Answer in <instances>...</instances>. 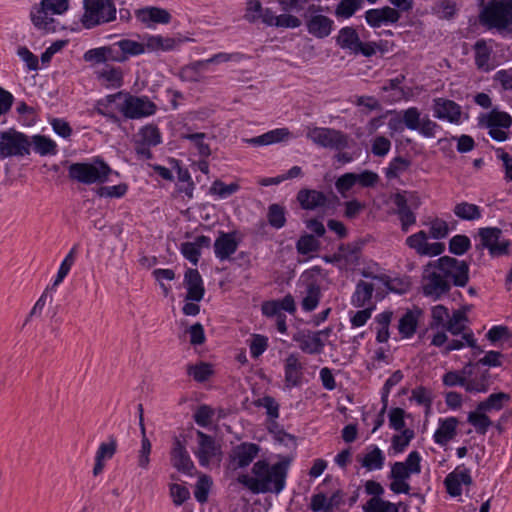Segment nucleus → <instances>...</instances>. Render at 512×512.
<instances>
[{
    "instance_id": "1",
    "label": "nucleus",
    "mask_w": 512,
    "mask_h": 512,
    "mask_svg": "<svg viewBox=\"0 0 512 512\" xmlns=\"http://www.w3.org/2000/svg\"><path fill=\"white\" fill-rule=\"evenodd\" d=\"M279 461L270 464L266 459L256 461L251 469L253 476L240 474L237 482L253 494H280L286 486V480L293 456L278 455Z\"/></svg>"
},
{
    "instance_id": "2",
    "label": "nucleus",
    "mask_w": 512,
    "mask_h": 512,
    "mask_svg": "<svg viewBox=\"0 0 512 512\" xmlns=\"http://www.w3.org/2000/svg\"><path fill=\"white\" fill-rule=\"evenodd\" d=\"M68 178L84 185L104 184L109 180L112 168L101 157L92 158L90 162L71 163L68 168Z\"/></svg>"
},
{
    "instance_id": "3",
    "label": "nucleus",
    "mask_w": 512,
    "mask_h": 512,
    "mask_svg": "<svg viewBox=\"0 0 512 512\" xmlns=\"http://www.w3.org/2000/svg\"><path fill=\"white\" fill-rule=\"evenodd\" d=\"M487 29L505 30L512 25V0H489L479 14Z\"/></svg>"
},
{
    "instance_id": "4",
    "label": "nucleus",
    "mask_w": 512,
    "mask_h": 512,
    "mask_svg": "<svg viewBox=\"0 0 512 512\" xmlns=\"http://www.w3.org/2000/svg\"><path fill=\"white\" fill-rule=\"evenodd\" d=\"M81 23L84 28L92 29L110 23L116 19L114 0H83Z\"/></svg>"
},
{
    "instance_id": "5",
    "label": "nucleus",
    "mask_w": 512,
    "mask_h": 512,
    "mask_svg": "<svg viewBox=\"0 0 512 512\" xmlns=\"http://www.w3.org/2000/svg\"><path fill=\"white\" fill-rule=\"evenodd\" d=\"M478 126L488 129V135L497 142H504L509 138V129L512 126V117L506 111L497 107L489 112L480 113L477 117Z\"/></svg>"
},
{
    "instance_id": "6",
    "label": "nucleus",
    "mask_w": 512,
    "mask_h": 512,
    "mask_svg": "<svg viewBox=\"0 0 512 512\" xmlns=\"http://www.w3.org/2000/svg\"><path fill=\"white\" fill-rule=\"evenodd\" d=\"M449 285L442 269L435 261L429 262L423 270L422 292L425 296L434 300H439L442 296L449 293Z\"/></svg>"
},
{
    "instance_id": "7",
    "label": "nucleus",
    "mask_w": 512,
    "mask_h": 512,
    "mask_svg": "<svg viewBox=\"0 0 512 512\" xmlns=\"http://www.w3.org/2000/svg\"><path fill=\"white\" fill-rule=\"evenodd\" d=\"M479 242L475 249L481 254L484 249L489 251L492 257H499L509 254L510 240L503 237V231L498 227H482L478 229Z\"/></svg>"
},
{
    "instance_id": "8",
    "label": "nucleus",
    "mask_w": 512,
    "mask_h": 512,
    "mask_svg": "<svg viewBox=\"0 0 512 512\" xmlns=\"http://www.w3.org/2000/svg\"><path fill=\"white\" fill-rule=\"evenodd\" d=\"M30 151L31 141L28 135L14 128L0 132V159L24 157Z\"/></svg>"
},
{
    "instance_id": "9",
    "label": "nucleus",
    "mask_w": 512,
    "mask_h": 512,
    "mask_svg": "<svg viewBox=\"0 0 512 512\" xmlns=\"http://www.w3.org/2000/svg\"><path fill=\"white\" fill-rule=\"evenodd\" d=\"M306 137L315 145L326 149L341 151L349 147V136L334 128L307 127Z\"/></svg>"
},
{
    "instance_id": "10",
    "label": "nucleus",
    "mask_w": 512,
    "mask_h": 512,
    "mask_svg": "<svg viewBox=\"0 0 512 512\" xmlns=\"http://www.w3.org/2000/svg\"><path fill=\"white\" fill-rule=\"evenodd\" d=\"M335 40L341 49L349 51L350 54L371 57L376 53L377 44L362 42L356 29L351 26L341 28Z\"/></svg>"
},
{
    "instance_id": "11",
    "label": "nucleus",
    "mask_w": 512,
    "mask_h": 512,
    "mask_svg": "<svg viewBox=\"0 0 512 512\" xmlns=\"http://www.w3.org/2000/svg\"><path fill=\"white\" fill-rule=\"evenodd\" d=\"M260 451L261 447L253 442H241L233 446L226 459L225 472L234 473L239 469L248 467Z\"/></svg>"
},
{
    "instance_id": "12",
    "label": "nucleus",
    "mask_w": 512,
    "mask_h": 512,
    "mask_svg": "<svg viewBox=\"0 0 512 512\" xmlns=\"http://www.w3.org/2000/svg\"><path fill=\"white\" fill-rule=\"evenodd\" d=\"M119 106V111L126 119H141L154 115L157 112V105L148 96H136L129 93Z\"/></svg>"
},
{
    "instance_id": "13",
    "label": "nucleus",
    "mask_w": 512,
    "mask_h": 512,
    "mask_svg": "<svg viewBox=\"0 0 512 512\" xmlns=\"http://www.w3.org/2000/svg\"><path fill=\"white\" fill-rule=\"evenodd\" d=\"M435 263L439 264L451 287H465L469 282V265L466 261L442 256Z\"/></svg>"
},
{
    "instance_id": "14",
    "label": "nucleus",
    "mask_w": 512,
    "mask_h": 512,
    "mask_svg": "<svg viewBox=\"0 0 512 512\" xmlns=\"http://www.w3.org/2000/svg\"><path fill=\"white\" fill-rule=\"evenodd\" d=\"M322 10V6L312 4L308 8V14L305 15L306 29L317 39L328 37L334 30L333 19L321 14Z\"/></svg>"
},
{
    "instance_id": "15",
    "label": "nucleus",
    "mask_w": 512,
    "mask_h": 512,
    "mask_svg": "<svg viewBox=\"0 0 512 512\" xmlns=\"http://www.w3.org/2000/svg\"><path fill=\"white\" fill-rule=\"evenodd\" d=\"M297 201L303 210L314 211L318 208H334L339 202L338 197L331 193L330 196L322 191L303 188L297 193Z\"/></svg>"
},
{
    "instance_id": "16",
    "label": "nucleus",
    "mask_w": 512,
    "mask_h": 512,
    "mask_svg": "<svg viewBox=\"0 0 512 512\" xmlns=\"http://www.w3.org/2000/svg\"><path fill=\"white\" fill-rule=\"evenodd\" d=\"M432 110L435 118L456 125L469 118L467 113L462 112V107L458 103L447 98H434Z\"/></svg>"
},
{
    "instance_id": "17",
    "label": "nucleus",
    "mask_w": 512,
    "mask_h": 512,
    "mask_svg": "<svg viewBox=\"0 0 512 512\" xmlns=\"http://www.w3.org/2000/svg\"><path fill=\"white\" fill-rule=\"evenodd\" d=\"M170 462L171 465L180 473L191 477L198 474L194 462L187 451L186 442L177 436L173 438L170 450Z\"/></svg>"
},
{
    "instance_id": "18",
    "label": "nucleus",
    "mask_w": 512,
    "mask_h": 512,
    "mask_svg": "<svg viewBox=\"0 0 512 512\" xmlns=\"http://www.w3.org/2000/svg\"><path fill=\"white\" fill-rule=\"evenodd\" d=\"M196 435L198 438V449L194 454L197 457L200 466L209 467L211 460L215 457L220 461L222 457V448L221 445L216 442L215 438L200 430L197 431Z\"/></svg>"
},
{
    "instance_id": "19",
    "label": "nucleus",
    "mask_w": 512,
    "mask_h": 512,
    "mask_svg": "<svg viewBox=\"0 0 512 512\" xmlns=\"http://www.w3.org/2000/svg\"><path fill=\"white\" fill-rule=\"evenodd\" d=\"M428 234L421 230L417 233H414L406 238V245L415 250V252L420 256H438L441 255L445 250L444 243L434 242L429 243L427 241Z\"/></svg>"
},
{
    "instance_id": "20",
    "label": "nucleus",
    "mask_w": 512,
    "mask_h": 512,
    "mask_svg": "<svg viewBox=\"0 0 512 512\" xmlns=\"http://www.w3.org/2000/svg\"><path fill=\"white\" fill-rule=\"evenodd\" d=\"M183 284L187 290L185 300L200 302L205 294L203 279L195 268H188L184 273Z\"/></svg>"
},
{
    "instance_id": "21",
    "label": "nucleus",
    "mask_w": 512,
    "mask_h": 512,
    "mask_svg": "<svg viewBox=\"0 0 512 512\" xmlns=\"http://www.w3.org/2000/svg\"><path fill=\"white\" fill-rule=\"evenodd\" d=\"M400 18L401 14L399 11L390 6L370 9L365 13L366 22L373 28H379L384 24L397 23Z\"/></svg>"
},
{
    "instance_id": "22",
    "label": "nucleus",
    "mask_w": 512,
    "mask_h": 512,
    "mask_svg": "<svg viewBox=\"0 0 512 512\" xmlns=\"http://www.w3.org/2000/svg\"><path fill=\"white\" fill-rule=\"evenodd\" d=\"M236 232H223L214 242V253L220 261L228 260L237 251L239 242L236 240Z\"/></svg>"
},
{
    "instance_id": "23",
    "label": "nucleus",
    "mask_w": 512,
    "mask_h": 512,
    "mask_svg": "<svg viewBox=\"0 0 512 512\" xmlns=\"http://www.w3.org/2000/svg\"><path fill=\"white\" fill-rule=\"evenodd\" d=\"M303 290L300 291L301 308L304 312L314 311L320 303L322 291L316 280L302 281Z\"/></svg>"
},
{
    "instance_id": "24",
    "label": "nucleus",
    "mask_w": 512,
    "mask_h": 512,
    "mask_svg": "<svg viewBox=\"0 0 512 512\" xmlns=\"http://www.w3.org/2000/svg\"><path fill=\"white\" fill-rule=\"evenodd\" d=\"M445 343H447L446 350L448 351L460 350L465 347H470L473 349L477 348L476 340L474 339L473 334H462L460 338H453L451 340H448L444 332H438L433 336L431 341V344L436 347H441Z\"/></svg>"
},
{
    "instance_id": "25",
    "label": "nucleus",
    "mask_w": 512,
    "mask_h": 512,
    "mask_svg": "<svg viewBox=\"0 0 512 512\" xmlns=\"http://www.w3.org/2000/svg\"><path fill=\"white\" fill-rule=\"evenodd\" d=\"M438 424L439 426L434 432L433 440L436 444L445 446L456 437L459 420L454 416L439 418Z\"/></svg>"
},
{
    "instance_id": "26",
    "label": "nucleus",
    "mask_w": 512,
    "mask_h": 512,
    "mask_svg": "<svg viewBox=\"0 0 512 512\" xmlns=\"http://www.w3.org/2000/svg\"><path fill=\"white\" fill-rule=\"evenodd\" d=\"M392 201L396 206L395 213L401 223V229L403 232H407L409 228L416 223V215L408 206V201L404 193H395L392 196Z\"/></svg>"
},
{
    "instance_id": "27",
    "label": "nucleus",
    "mask_w": 512,
    "mask_h": 512,
    "mask_svg": "<svg viewBox=\"0 0 512 512\" xmlns=\"http://www.w3.org/2000/svg\"><path fill=\"white\" fill-rule=\"evenodd\" d=\"M51 12L46 10L40 3L35 5L30 12V17L33 25L46 33L56 31V21L51 17Z\"/></svg>"
},
{
    "instance_id": "28",
    "label": "nucleus",
    "mask_w": 512,
    "mask_h": 512,
    "mask_svg": "<svg viewBox=\"0 0 512 512\" xmlns=\"http://www.w3.org/2000/svg\"><path fill=\"white\" fill-rule=\"evenodd\" d=\"M422 311L419 308L408 309L398 321V332L401 338L412 337L417 329Z\"/></svg>"
},
{
    "instance_id": "29",
    "label": "nucleus",
    "mask_w": 512,
    "mask_h": 512,
    "mask_svg": "<svg viewBox=\"0 0 512 512\" xmlns=\"http://www.w3.org/2000/svg\"><path fill=\"white\" fill-rule=\"evenodd\" d=\"M136 17L145 24L160 23L168 24L171 21L170 13L159 7H146L136 11Z\"/></svg>"
},
{
    "instance_id": "30",
    "label": "nucleus",
    "mask_w": 512,
    "mask_h": 512,
    "mask_svg": "<svg viewBox=\"0 0 512 512\" xmlns=\"http://www.w3.org/2000/svg\"><path fill=\"white\" fill-rule=\"evenodd\" d=\"M369 451L363 457L357 456V460L361 466L367 471L380 470L385 463V455L377 445H370L367 448Z\"/></svg>"
},
{
    "instance_id": "31",
    "label": "nucleus",
    "mask_w": 512,
    "mask_h": 512,
    "mask_svg": "<svg viewBox=\"0 0 512 512\" xmlns=\"http://www.w3.org/2000/svg\"><path fill=\"white\" fill-rule=\"evenodd\" d=\"M487 339L497 348H512V331L503 325L493 326L486 334Z\"/></svg>"
},
{
    "instance_id": "32",
    "label": "nucleus",
    "mask_w": 512,
    "mask_h": 512,
    "mask_svg": "<svg viewBox=\"0 0 512 512\" xmlns=\"http://www.w3.org/2000/svg\"><path fill=\"white\" fill-rule=\"evenodd\" d=\"M474 61L478 70L488 72L492 69L490 59L492 54V47L489 46L484 39H479L475 42L474 46Z\"/></svg>"
},
{
    "instance_id": "33",
    "label": "nucleus",
    "mask_w": 512,
    "mask_h": 512,
    "mask_svg": "<svg viewBox=\"0 0 512 512\" xmlns=\"http://www.w3.org/2000/svg\"><path fill=\"white\" fill-rule=\"evenodd\" d=\"M302 365L295 357V354H289L285 363V383L287 387H297L302 381Z\"/></svg>"
},
{
    "instance_id": "34",
    "label": "nucleus",
    "mask_w": 512,
    "mask_h": 512,
    "mask_svg": "<svg viewBox=\"0 0 512 512\" xmlns=\"http://www.w3.org/2000/svg\"><path fill=\"white\" fill-rule=\"evenodd\" d=\"M468 306L454 310L452 316L449 315L444 328L452 333L456 338H460L465 329V322L467 321Z\"/></svg>"
},
{
    "instance_id": "35",
    "label": "nucleus",
    "mask_w": 512,
    "mask_h": 512,
    "mask_svg": "<svg viewBox=\"0 0 512 512\" xmlns=\"http://www.w3.org/2000/svg\"><path fill=\"white\" fill-rule=\"evenodd\" d=\"M291 133L288 128H276L260 136L251 138L249 143L257 146L271 145L289 139Z\"/></svg>"
},
{
    "instance_id": "36",
    "label": "nucleus",
    "mask_w": 512,
    "mask_h": 512,
    "mask_svg": "<svg viewBox=\"0 0 512 512\" xmlns=\"http://www.w3.org/2000/svg\"><path fill=\"white\" fill-rule=\"evenodd\" d=\"M186 373L198 383L208 381L214 374V366L211 363L199 361L195 364H188Z\"/></svg>"
},
{
    "instance_id": "37",
    "label": "nucleus",
    "mask_w": 512,
    "mask_h": 512,
    "mask_svg": "<svg viewBox=\"0 0 512 512\" xmlns=\"http://www.w3.org/2000/svg\"><path fill=\"white\" fill-rule=\"evenodd\" d=\"M399 507H403L404 512L408 510V505L403 502L395 504L382 498H371L363 506V510L364 512H399Z\"/></svg>"
},
{
    "instance_id": "38",
    "label": "nucleus",
    "mask_w": 512,
    "mask_h": 512,
    "mask_svg": "<svg viewBox=\"0 0 512 512\" xmlns=\"http://www.w3.org/2000/svg\"><path fill=\"white\" fill-rule=\"evenodd\" d=\"M421 112L417 107H409L406 110L402 111V119L401 120H393L389 121L390 128L398 130V125L403 123L410 130H417L421 121Z\"/></svg>"
},
{
    "instance_id": "39",
    "label": "nucleus",
    "mask_w": 512,
    "mask_h": 512,
    "mask_svg": "<svg viewBox=\"0 0 512 512\" xmlns=\"http://www.w3.org/2000/svg\"><path fill=\"white\" fill-rule=\"evenodd\" d=\"M486 413L484 410H479L477 405L476 409L469 412L467 416V422L475 428L479 435H485L489 427L493 425L492 420Z\"/></svg>"
},
{
    "instance_id": "40",
    "label": "nucleus",
    "mask_w": 512,
    "mask_h": 512,
    "mask_svg": "<svg viewBox=\"0 0 512 512\" xmlns=\"http://www.w3.org/2000/svg\"><path fill=\"white\" fill-rule=\"evenodd\" d=\"M373 292V284L360 280L351 297V304L356 308L364 307L371 300Z\"/></svg>"
},
{
    "instance_id": "41",
    "label": "nucleus",
    "mask_w": 512,
    "mask_h": 512,
    "mask_svg": "<svg viewBox=\"0 0 512 512\" xmlns=\"http://www.w3.org/2000/svg\"><path fill=\"white\" fill-rule=\"evenodd\" d=\"M205 68L206 65L203 60L194 61L180 69L179 78L184 82H200L203 79L201 72Z\"/></svg>"
},
{
    "instance_id": "42",
    "label": "nucleus",
    "mask_w": 512,
    "mask_h": 512,
    "mask_svg": "<svg viewBox=\"0 0 512 512\" xmlns=\"http://www.w3.org/2000/svg\"><path fill=\"white\" fill-rule=\"evenodd\" d=\"M393 316L391 311H383L374 318V329L376 331V340L379 343L387 342L389 338V325Z\"/></svg>"
},
{
    "instance_id": "43",
    "label": "nucleus",
    "mask_w": 512,
    "mask_h": 512,
    "mask_svg": "<svg viewBox=\"0 0 512 512\" xmlns=\"http://www.w3.org/2000/svg\"><path fill=\"white\" fill-rule=\"evenodd\" d=\"M30 141L34 151L41 156L56 155L58 152L56 142L45 135H34Z\"/></svg>"
},
{
    "instance_id": "44",
    "label": "nucleus",
    "mask_w": 512,
    "mask_h": 512,
    "mask_svg": "<svg viewBox=\"0 0 512 512\" xmlns=\"http://www.w3.org/2000/svg\"><path fill=\"white\" fill-rule=\"evenodd\" d=\"M511 397L505 392H497L490 394L484 401L479 402V410L486 412L500 411L504 407V403L510 401Z\"/></svg>"
},
{
    "instance_id": "45",
    "label": "nucleus",
    "mask_w": 512,
    "mask_h": 512,
    "mask_svg": "<svg viewBox=\"0 0 512 512\" xmlns=\"http://www.w3.org/2000/svg\"><path fill=\"white\" fill-rule=\"evenodd\" d=\"M454 214L461 220L474 221L481 218L482 213L478 205L461 202L455 205L453 209Z\"/></svg>"
},
{
    "instance_id": "46",
    "label": "nucleus",
    "mask_w": 512,
    "mask_h": 512,
    "mask_svg": "<svg viewBox=\"0 0 512 512\" xmlns=\"http://www.w3.org/2000/svg\"><path fill=\"white\" fill-rule=\"evenodd\" d=\"M267 220L270 226L275 229H281L286 224V209L284 206L273 203L269 205Z\"/></svg>"
},
{
    "instance_id": "47",
    "label": "nucleus",
    "mask_w": 512,
    "mask_h": 512,
    "mask_svg": "<svg viewBox=\"0 0 512 512\" xmlns=\"http://www.w3.org/2000/svg\"><path fill=\"white\" fill-rule=\"evenodd\" d=\"M321 243L312 234H304L296 242V250L298 254L309 255L320 250Z\"/></svg>"
},
{
    "instance_id": "48",
    "label": "nucleus",
    "mask_w": 512,
    "mask_h": 512,
    "mask_svg": "<svg viewBox=\"0 0 512 512\" xmlns=\"http://www.w3.org/2000/svg\"><path fill=\"white\" fill-rule=\"evenodd\" d=\"M121 96H123V92L120 91L115 94L107 95L104 99L98 100L96 107H95V112L101 116L106 117L107 119H109L113 122H118L119 121L118 116L116 114L110 112L108 110V107L112 103H114L117 98H120Z\"/></svg>"
},
{
    "instance_id": "49",
    "label": "nucleus",
    "mask_w": 512,
    "mask_h": 512,
    "mask_svg": "<svg viewBox=\"0 0 512 512\" xmlns=\"http://www.w3.org/2000/svg\"><path fill=\"white\" fill-rule=\"evenodd\" d=\"M199 478L196 482L194 489V497L195 499L203 504L206 503L209 496L210 488L213 484L212 478L209 475L199 473Z\"/></svg>"
},
{
    "instance_id": "50",
    "label": "nucleus",
    "mask_w": 512,
    "mask_h": 512,
    "mask_svg": "<svg viewBox=\"0 0 512 512\" xmlns=\"http://www.w3.org/2000/svg\"><path fill=\"white\" fill-rule=\"evenodd\" d=\"M77 252H78L77 245H74L71 248V250L69 251V253L66 255V257L64 258L62 263L60 264L58 273H57L56 278L52 285L53 288L58 286L60 283H62L63 280L65 279V277L68 275L71 267L75 263Z\"/></svg>"
},
{
    "instance_id": "51",
    "label": "nucleus",
    "mask_w": 512,
    "mask_h": 512,
    "mask_svg": "<svg viewBox=\"0 0 512 512\" xmlns=\"http://www.w3.org/2000/svg\"><path fill=\"white\" fill-rule=\"evenodd\" d=\"M98 78L103 79L113 87H120L123 83V71L120 67L105 66L98 72Z\"/></svg>"
},
{
    "instance_id": "52",
    "label": "nucleus",
    "mask_w": 512,
    "mask_h": 512,
    "mask_svg": "<svg viewBox=\"0 0 512 512\" xmlns=\"http://www.w3.org/2000/svg\"><path fill=\"white\" fill-rule=\"evenodd\" d=\"M363 0H341L335 8V16L341 19L352 17L362 6Z\"/></svg>"
},
{
    "instance_id": "53",
    "label": "nucleus",
    "mask_w": 512,
    "mask_h": 512,
    "mask_svg": "<svg viewBox=\"0 0 512 512\" xmlns=\"http://www.w3.org/2000/svg\"><path fill=\"white\" fill-rule=\"evenodd\" d=\"M239 189L240 185L237 182L225 184L223 181L217 179L209 188V194L216 195L221 199H225L239 191Z\"/></svg>"
},
{
    "instance_id": "54",
    "label": "nucleus",
    "mask_w": 512,
    "mask_h": 512,
    "mask_svg": "<svg viewBox=\"0 0 512 512\" xmlns=\"http://www.w3.org/2000/svg\"><path fill=\"white\" fill-rule=\"evenodd\" d=\"M140 142L148 146H157L162 142L161 132L156 125L149 124L142 127L139 131Z\"/></svg>"
},
{
    "instance_id": "55",
    "label": "nucleus",
    "mask_w": 512,
    "mask_h": 512,
    "mask_svg": "<svg viewBox=\"0 0 512 512\" xmlns=\"http://www.w3.org/2000/svg\"><path fill=\"white\" fill-rule=\"evenodd\" d=\"M411 415L408 414L403 408L400 407H394L391 408L388 413L389 418V427L391 429H394L395 431L402 432L406 428L405 418L410 417Z\"/></svg>"
},
{
    "instance_id": "56",
    "label": "nucleus",
    "mask_w": 512,
    "mask_h": 512,
    "mask_svg": "<svg viewBox=\"0 0 512 512\" xmlns=\"http://www.w3.org/2000/svg\"><path fill=\"white\" fill-rule=\"evenodd\" d=\"M415 437L413 429H404L400 434H395L391 439V446L396 453L403 452Z\"/></svg>"
},
{
    "instance_id": "57",
    "label": "nucleus",
    "mask_w": 512,
    "mask_h": 512,
    "mask_svg": "<svg viewBox=\"0 0 512 512\" xmlns=\"http://www.w3.org/2000/svg\"><path fill=\"white\" fill-rule=\"evenodd\" d=\"M470 247L471 241L466 235H455L449 241V251L454 255H464Z\"/></svg>"
},
{
    "instance_id": "58",
    "label": "nucleus",
    "mask_w": 512,
    "mask_h": 512,
    "mask_svg": "<svg viewBox=\"0 0 512 512\" xmlns=\"http://www.w3.org/2000/svg\"><path fill=\"white\" fill-rule=\"evenodd\" d=\"M411 162L401 156L395 157L386 168L385 175L388 179L398 178L401 173L410 167Z\"/></svg>"
},
{
    "instance_id": "59",
    "label": "nucleus",
    "mask_w": 512,
    "mask_h": 512,
    "mask_svg": "<svg viewBox=\"0 0 512 512\" xmlns=\"http://www.w3.org/2000/svg\"><path fill=\"white\" fill-rule=\"evenodd\" d=\"M255 407H264L269 418L276 419L279 417V404L274 397L265 395L253 401Z\"/></svg>"
},
{
    "instance_id": "60",
    "label": "nucleus",
    "mask_w": 512,
    "mask_h": 512,
    "mask_svg": "<svg viewBox=\"0 0 512 512\" xmlns=\"http://www.w3.org/2000/svg\"><path fill=\"white\" fill-rule=\"evenodd\" d=\"M128 191L126 183H120L114 186H100L96 190V194L101 198H121L125 196Z\"/></svg>"
},
{
    "instance_id": "61",
    "label": "nucleus",
    "mask_w": 512,
    "mask_h": 512,
    "mask_svg": "<svg viewBox=\"0 0 512 512\" xmlns=\"http://www.w3.org/2000/svg\"><path fill=\"white\" fill-rule=\"evenodd\" d=\"M448 223L438 217H435L429 222V237L433 239H443L449 234Z\"/></svg>"
},
{
    "instance_id": "62",
    "label": "nucleus",
    "mask_w": 512,
    "mask_h": 512,
    "mask_svg": "<svg viewBox=\"0 0 512 512\" xmlns=\"http://www.w3.org/2000/svg\"><path fill=\"white\" fill-rule=\"evenodd\" d=\"M183 139L191 141L194 146L197 148L198 153L202 157H209L211 154V150L209 144L205 143L204 139L206 138L205 133H191L185 134L182 136Z\"/></svg>"
},
{
    "instance_id": "63",
    "label": "nucleus",
    "mask_w": 512,
    "mask_h": 512,
    "mask_svg": "<svg viewBox=\"0 0 512 512\" xmlns=\"http://www.w3.org/2000/svg\"><path fill=\"white\" fill-rule=\"evenodd\" d=\"M108 442H102L96 452L95 458L100 460L111 459L117 451V439L114 435L109 436Z\"/></svg>"
},
{
    "instance_id": "64",
    "label": "nucleus",
    "mask_w": 512,
    "mask_h": 512,
    "mask_svg": "<svg viewBox=\"0 0 512 512\" xmlns=\"http://www.w3.org/2000/svg\"><path fill=\"white\" fill-rule=\"evenodd\" d=\"M214 410L206 404L200 405L193 415L194 421L200 427L206 428L211 424Z\"/></svg>"
}]
</instances>
